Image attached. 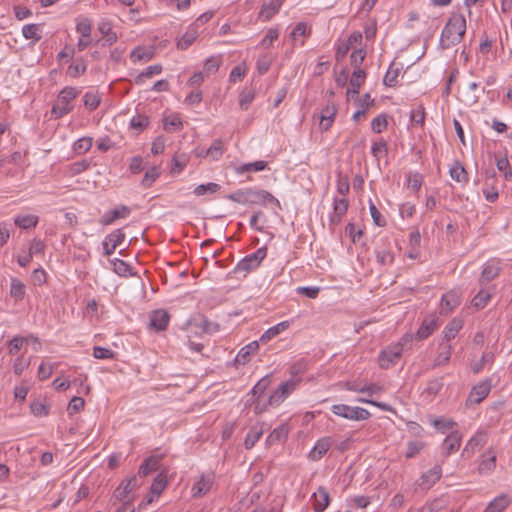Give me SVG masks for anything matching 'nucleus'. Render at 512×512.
I'll use <instances>...</instances> for the list:
<instances>
[{
    "label": "nucleus",
    "mask_w": 512,
    "mask_h": 512,
    "mask_svg": "<svg viewBox=\"0 0 512 512\" xmlns=\"http://www.w3.org/2000/svg\"><path fill=\"white\" fill-rule=\"evenodd\" d=\"M400 73V69L398 67H395L394 63H392L383 79V83L387 87H394L397 84V79Z\"/></svg>",
    "instance_id": "c03bdc74"
},
{
    "label": "nucleus",
    "mask_w": 512,
    "mask_h": 512,
    "mask_svg": "<svg viewBox=\"0 0 512 512\" xmlns=\"http://www.w3.org/2000/svg\"><path fill=\"white\" fill-rule=\"evenodd\" d=\"M336 115V108L334 105H328L326 106L321 113L320 118V129L323 131H327L334 122V117Z\"/></svg>",
    "instance_id": "bb28decb"
},
{
    "label": "nucleus",
    "mask_w": 512,
    "mask_h": 512,
    "mask_svg": "<svg viewBox=\"0 0 512 512\" xmlns=\"http://www.w3.org/2000/svg\"><path fill=\"white\" fill-rule=\"evenodd\" d=\"M159 177V171L156 167H152L148 171L145 172L144 177L142 179V186L144 188L150 187L155 180Z\"/></svg>",
    "instance_id": "052dcab7"
},
{
    "label": "nucleus",
    "mask_w": 512,
    "mask_h": 512,
    "mask_svg": "<svg viewBox=\"0 0 512 512\" xmlns=\"http://www.w3.org/2000/svg\"><path fill=\"white\" fill-rule=\"evenodd\" d=\"M227 199L239 203V204H248L249 201V188L248 189H240L226 196Z\"/></svg>",
    "instance_id": "864d4df0"
},
{
    "label": "nucleus",
    "mask_w": 512,
    "mask_h": 512,
    "mask_svg": "<svg viewBox=\"0 0 512 512\" xmlns=\"http://www.w3.org/2000/svg\"><path fill=\"white\" fill-rule=\"evenodd\" d=\"M430 423L443 434H445L454 426H456V422H454L452 419L445 417L433 418L431 419Z\"/></svg>",
    "instance_id": "e433bc0d"
},
{
    "label": "nucleus",
    "mask_w": 512,
    "mask_h": 512,
    "mask_svg": "<svg viewBox=\"0 0 512 512\" xmlns=\"http://www.w3.org/2000/svg\"><path fill=\"white\" fill-rule=\"evenodd\" d=\"M222 64L221 56H211L204 64V73L211 75L216 73Z\"/></svg>",
    "instance_id": "de8ad7c7"
},
{
    "label": "nucleus",
    "mask_w": 512,
    "mask_h": 512,
    "mask_svg": "<svg viewBox=\"0 0 512 512\" xmlns=\"http://www.w3.org/2000/svg\"><path fill=\"white\" fill-rule=\"evenodd\" d=\"M461 302V294L457 290H450L445 293L440 302V313L448 314L452 312Z\"/></svg>",
    "instance_id": "1a4fd4ad"
},
{
    "label": "nucleus",
    "mask_w": 512,
    "mask_h": 512,
    "mask_svg": "<svg viewBox=\"0 0 512 512\" xmlns=\"http://www.w3.org/2000/svg\"><path fill=\"white\" fill-rule=\"evenodd\" d=\"M331 411L336 416L351 421H363L371 417V413L362 407H352L346 404L332 405Z\"/></svg>",
    "instance_id": "20e7f679"
},
{
    "label": "nucleus",
    "mask_w": 512,
    "mask_h": 512,
    "mask_svg": "<svg viewBox=\"0 0 512 512\" xmlns=\"http://www.w3.org/2000/svg\"><path fill=\"white\" fill-rule=\"evenodd\" d=\"M388 122L385 114H379L371 122V128L375 133H381L387 128Z\"/></svg>",
    "instance_id": "6e6d98bb"
},
{
    "label": "nucleus",
    "mask_w": 512,
    "mask_h": 512,
    "mask_svg": "<svg viewBox=\"0 0 512 512\" xmlns=\"http://www.w3.org/2000/svg\"><path fill=\"white\" fill-rule=\"evenodd\" d=\"M138 479L136 476L131 477L125 482H122L114 491L113 496L119 501L128 500L129 494L137 487Z\"/></svg>",
    "instance_id": "f3484780"
},
{
    "label": "nucleus",
    "mask_w": 512,
    "mask_h": 512,
    "mask_svg": "<svg viewBox=\"0 0 512 512\" xmlns=\"http://www.w3.org/2000/svg\"><path fill=\"white\" fill-rule=\"evenodd\" d=\"M79 91L74 87H65L63 88L56 102L52 106L51 115L54 119L62 118L67 115L73 109V100L78 96Z\"/></svg>",
    "instance_id": "f03ea898"
},
{
    "label": "nucleus",
    "mask_w": 512,
    "mask_h": 512,
    "mask_svg": "<svg viewBox=\"0 0 512 512\" xmlns=\"http://www.w3.org/2000/svg\"><path fill=\"white\" fill-rule=\"evenodd\" d=\"M371 153L373 157L380 160L383 156L388 153V144L386 140L380 138L372 143Z\"/></svg>",
    "instance_id": "58836bf2"
},
{
    "label": "nucleus",
    "mask_w": 512,
    "mask_h": 512,
    "mask_svg": "<svg viewBox=\"0 0 512 512\" xmlns=\"http://www.w3.org/2000/svg\"><path fill=\"white\" fill-rule=\"evenodd\" d=\"M162 72V66L160 64H155L148 66L144 71H142L136 78L135 83L141 85L144 83L146 78H152L155 75H159Z\"/></svg>",
    "instance_id": "c9c22d12"
},
{
    "label": "nucleus",
    "mask_w": 512,
    "mask_h": 512,
    "mask_svg": "<svg viewBox=\"0 0 512 512\" xmlns=\"http://www.w3.org/2000/svg\"><path fill=\"white\" fill-rule=\"evenodd\" d=\"M114 271L121 276L130 272V266L123 260L115 258L111 261Z\"/></svg>",
    "instance_id": "338daca9"
},
{
    "label": "nucleus",
    "mask_w": 512,
    "mask_h": 512,
    "mask_svg": "<svg viewBox=\"0 0 512 512\" xmlns=\"http://www.w3.org/2000/svg\"><path fill=\"white\" fill-rule=\"evenodd\" d=\"M22 34L26 39L39 41L42 37V27L40 24H27L22 28Z\"/></svg>",
    "instance_id": "473e14b6"
},
{
    "label": "nucleus",
    "mask_w": 512,
    "mask_h": 512,
    "mask_svg": "<svg viewBox=\"0 0 512 512\" xmlns=\"http://www.w3.org/2000/svg\"><path fill=\"white\" fill-rule=\"evenodd\" d=\"M31 412L37 417H44L48 415L49 408L45 403L36 401L31 404Z\"/></svg>",
    "instance_id": "774afa93"
},
{
    "label": "nucleus",
    "mask_w": 512,
    "mask_h": 512,
    "mask_svg": "<svg viewBox=\"0 0 512 512\" xmlns=\"http://www.w3.org/2000/svg\"><path fill=\"white\" fill-rule=\"evenodd\" d=\"M289 325L290 324L288 321H283L276 324L275 326L270 327L262 334V336L260 337V341L262 343L269 342L272 338L276 337L277 335L288 329Z\"/></svg>",
    "instance_id": "c756f323"
},
{
    "label": "nucleus",
    "mask_w": 512,
    "mask_h": 512,
    "mask_svg": "<svg viewBox=\"0 0 512 512\" xmlns=\"http://www.w3.org/2000/svg\"><path fill=\"white\" fill-rule=\"evenodd\" d=\"M376 261L382 266L391 265L394 261L393 253L385 248H377L376 251Z\"/></svg>",
    "instance_id": "49530a36"
},
{
    "label": "nucleus",
    "mask_w": 512,
    "mask_h": 512,
    "mask_svg": "<svg viewBox=\"0 0 512 512\" xmlns=\"http://www.w3.org/2000/svg\"><path fill=\"white\" fill-rule=\"evenodd\" d=\"M14 223L22 229H29L37 225L38 217L35 215H18L15 217Z\"/></svg>",
    "instance_id": "4c0bfd02"
},
{
    "label": "nucleus",
    "mask_w": 512,
    "mask_h": 512,
    "mask_svg": "<svg viewBox=\"0 0 512 512\" xmlns=\"http://www.w3.org/2000/svg\"><path fill=\"white\" fill-rule=\"evenodd\" d=\"M220 189V185L217 183H207V184H201L194 188L193 193L196 196H203L205 194H213L216 193Z\"/></svg>",
    "instance_id": "3c124183"
},
{
    "label": "nucleus",
    "mask_w": 512,
    "mask_h": 512,
    "mask_svg": "<svg viewBox=\"0 0 512 512\" xmlns=\"http://www.w3.org/2000/svg\"><path fill=\"white\" fill-rule=\"evenodd\" d=\"M510 504L509 498L502 494L491 501L484 512H503Z\"/></svg>",
    "instance_id": "7c9ffc66"
},
{
    "label": "nucleus",
    "mask_w": 512,
    "mask_h": 512,
    "mask_svg": "<svg viewBox=\"0 0 512 512\" xmlns=\"http://www.w3.org/2000/svg\"><path fill=\"white\" fill-rule=\"evenodd\" d=\"M160 458L158 456L148 457L139 467L138 474L141 477L147 476L158 469Z\"/></svg>",
    "instance_id": "2f4dec72"
},
{
    "label": "nucleus",
    "mask_w": 512,
    "mask_h": 512,
    "mask_svg": "<svg viewBox=\"0 0 512 512\" xmlns=\"http://www.w3.org/2000/svg\"><path fill=\"white\" fill-rule=\"evenodd\" d=\"M452 354V346L447 344L434 359V367L443 366L448 363Z\"/></svg>",
    "instance_id": "09e8293b"
},
{
    "label": "nucleus",
    "mask_w": 512,
    "mask_h": 512,
    "mask_svg": "<svg viewBox=\"0 0 512 512\" xmlns=\"http://www.w3.org/2000/svg\"><path fill=\"white\" fill-rule=\"evenodd\" d=\"M300 379L291 378L283 382L277 390L269 397L268 403L271 406L280 405L298 386Z\"/></svg>",
    "instance_id": "39448f33"
},
{
    "label": "nucleus",
    "mask_w": 512,
    "mask_h": 512,
    "mask_svg": "<svg viewBox=\"0 0 512 512\" xmlns=\"http://www.w3.org/2000/svg\"><path fill=\"white\" fill-rule=\"evenodd\" d=\"M248 198V204L265 205L266 203L271 202L280 207L279 200L266 190H254L249 188Z\"/></svg>",
    "instance_id": "9b49d317"
},
{
    "label": "nucleus",
    "mask_w": 512,
    "mask_h": 512,
    "mask_svg": "<svg viewBox=\"0 0 512 512\" xmlns=\"http://www.w3.org/2000/svg\"><path fill=\"white\" fill-rule=\"evenodd\" d=\"M214 482V473L202 474L192 487V496L194 498H201L205 496L213 487Z\"/></svg>",
    "instance_id": "423d86ee"
},
{
    "label": "nucleus",
    "mask_w": 512,
    "mask_h": 512,
    "mask_svg": "<svg viewBox=\"0 0 512 512\" xmlns=\"http://www.w3.org/2000/svg\"><path fill=\"white\" fill-rule=\"evenodd\" d=\"M496 466V456L491 455L488 458H485L481 461L479 464V472L480 473H489L491 472Z\"/></svg>",
    "instance_id": "69168bd1"
},
{
    "label": "nucleus",
    "mask_w": 512,
    "mask_h": 512,
    "mask_svg": "<svg viewBox=\"0 0 512 512\" xmlns=\"http://www.w3.org/2000/svg\"><path fill=\"white\" fill-rule=\"evenodd\" d=\"M491 390V384L489 380L482 381L475 385L468 396V402L472 404H479L485 399Z\"/></svg>",
    "instance_id": "f8f14e48"
},
{
    "label": "nucleus",
    "mask_w": 512,
    "mask_h": 512,
    "mask_svg": "<svg viewBox=\"0 0 512 512\" xmlns=\"http://www.w3.org/2000/svg\"><path fill=\"white\" fill-rule=\"evenodd\" d=\"M462 435L459 431H452L443 441V449L446 456L456 452L461 445Z\"/></svg>",
    "instance_id": "4be33fe9"
},
{
    "label": "nucleus",
    "mask_w": 512,
    "mask_h": 512,
    "mask_svg": "<svg viewBox=\"0 0 512 512\" xmlns=\"http://www.w3.org/2000/svg\"><path fill=\"white\" fill-rule=\"evenodd\" d=\"M438 327V319L435 316L426 317L419 329L417 330V338L420 340L428 338Z\"/></svg>",
    "instance_id": "aec40b11"
},
{
    "label": "nucleus",
    "mask_w": 512,
    "mask_h": 512,
    "mask_svg": "<svg viewBox=\"0 0 512 512\" xmlns=\"http://www.w3.org/2000/svg\"><path fill=\"white\" fill-rule=\"evenodd\" d=\"M366 73L362 69H355L349 81V88L347 90V97L354 98L359 94V90L364 83Z\"/></svg>",
    "instance_id": "dca6fc26"
},
{
    "label": "nucleus",
    "mask_w": 512,
    "mask_h": 512,
    "mask_svg": "<svg viewBox=\"0 0 512 512\" xmlns=\"http://www.w3.org/2000/svg\"><path fill=\"white\" fill-rule=\"evenodd\" d=\"M312 502L315 512H323L330 503L328 491L324 487H319L312 495Z\"/></svg>",
    "instance_id": "6ab92c4d"
},
{
    "label": "nucleus",
    "mask_w": 512,
    "mask_h": 512,
    "mask_svg": "<svg viewBox=\"0 0 512 512\" xmlns=\"http://www.w3.org/2000/svg\"><path fill=\"white\" fill-rule=\"evenodd\" d=\"M223 147V141L221 139H216L212 142L211 146L206 150L205 156H208L213 160H218L223 154Z\"/></svg>",
    "instance_id": "a18cd8bd"
},
{
    "label": "nucleus",
    "mask_w": 512,
    "mask_h": 512,
    "mask_svg": "<svg viewBox=\"0 0 512 512\" xmlns=\"http://www.w3.org/2000/svg\"><path fill=\"white\" fill-rule=\"evenodd\" d=\"M84 399L78 396H74L68 404V413L70 415L80 412L84 408Z\"/></svg>",
    "instance_id": "e2e57ef3"
},
{
    "label": "nucleus",
    "mask_w": 512,
    "mask_h": 512,
    "mask_svg": "<svg viewBox=\"0 0 512 512\" xmlns=\"http://www.w3.org/2000/svg\"><path fill=\"white\" fill-rule=\"evenodd\" d=\"M154 53L151 49L144 47H136L130 54V58L133 62L136 61H149L152 59Z\"/></svg>",
    "instance_id": "a19ab883"
},
{
    "label": "nucleus",
    "mask_w": 512,
    "mask_h": 512,
    "mask_svg": "<svg viewBox=\"0 0 512 512\" xmlns=\"http://www.w3.org/2000/svg\"><path fill=\"white\" fill-rule=\"evenodd\" d=\"M267 167V162L263 160L255 161L253 163H246L239 166L236 171L239 174H243L246 172H259L265 170Z\"/></svg>",
    "instance_id": "79ce46f5"
},
{
    "label": "nucleus",
    "mask_w": 512,
    "mask_h": 512,
    "mask_svg": "<svg viewBox=\"0 0 512 512\" xmlns=\"http://www.w3.org/2000/svg\"><path fill=\"white\" fill-rule=\"evenodd\" d=\"M284 0H270L262 5L259 12V19L262 21L270 20L280 10Z\"/></svg>",
    "instance_id": "412c9836"
},
{
    "label": "nucleus",
    "mask_w": 512,
    "mask_h": 512,
    "mask_svg": "<svg viewBox=\"0 0 512 512\" xmlns=\"http://www.w3.org/2000/svg\"><path fill=\"white\" fill-rule=\"evenodd\" d=\"M130 213V207L126 205H120L110 211L105 212L103 216L100 218L99 222L104 226L111 225L117 219L127 218L130 215Z\"/></svg>",
    "instance_id": "9d476101"
},
{
    "label": "nucleus",
    "mask_w": 512,
    "mask_h": 512,
    "mask_svg": "<svg viewBox=\"0 0 512 512\" xmlns=\"http://www.w3.org/2000/svg\"><path fill=\"white\" fill-rule=\"evenodd\" d=\"M491 298V294L484 289H481L472 300V305L477 309L484 308Z\"/></svg>",
    "instance_id": "603ef678"
},
{
    "label": "nucleus",
    "mask_w": 512,
    "mask_h": 512,
    "mask_svg": "<svg viewBox=\"0 0 512 512\" xmlns=\"http://www.w3.org/2000/svg\"><path fill=\"white\" fill-rule=\"evenodd\" d=\"M443 388V381L441 378L432 379L427 383L423 394L427 397L434 398Z\"/></svg>",
    "instance_id": "37998d69"
},
{
    "label": "nucleus",
    "mask_w": 512,
    "mask_h": 512,
    "mask_svg": "<svg viewBox=\"0 0 512 512\" xmlns=\"http://www.w3.org/2000/svg\"><path fill=\"white\" fill-rule=\"evenodd\" d=\"M278 37H279L278 29L270 28L267 31L265 37L261 40L260 46L267 49L270 46H272V44L274 43V41H276L278 39Z\"/></svg>",
    "instance_id": "4d7b16f0"
},
{
    "label": "nucleus",
    "mask_w": 512,
    "mask_h": 512,
    "mask_svg": "<svg viewBox=\"0 0 512 512\" xmlns=\"http://www.w3.org/2000/svg\"><path fill=\"white\" fill-rule=\"evenodd\" d=\"M348 210V201L345 198L334 200V212L330 217V221L333 224H338L341 218L346 214Z\"/></svg>",
    "instance_id": "cd10ccee"
},
{
    "label": "nucleus",
    "mask_w": 512,
    "mask_h": 512,
    "mask_svg": "<svg viewBox=\"0 0 512 512\" xmlns=\"http://www.w3.org/2000/svg\"><path fill=\"white\" fill-rule=\"evenodd\" d=\"M125 240V233L121 229H116L106 236L103 241V252L105 256H110L115 249L119 247Z\"/></svg>",
    "instance_id": "6e6552de"
},
{
    "label": "nucleus",
    "mask_w": 512,
    "mask_h": 512,
    "mask_svg": "<svg viewBox=\"0 0 512 512\" xmlns=\"http://www.w3.org/2000/svg\"><path fill=\"white\" fill-rule=\"evenodd\" d=\"M289 429L287 425H280L273 429V431L269 434L266 439V444L268 446H272L276 443H280L286 440L288 436Z\"/></svg>",
    "instance_id": "a878e982"
},
{
    "label": "nucleus",
    "mask_w": 512,
    "mask_h": 512,
    "mask_svg": "<svg viewBox=\"0 0 512 512\" xmlns=\"http://www.w3.org/2000/svg\"><path fill=\"white\" fill-rule=\"evenodd\" d=\"M466 32V19L461 13H452L446 22L440 36L439 45L449 49L462 40Z\"/></svg>",
    "instance_id": "f257e3e1"
},
{
    "label": "nucleus",
    "mask_w": 512,
    "mask_h": 512,
    "mask_svg": "<svg viewBox=\"0 0 512 512\" xmlns=\"http://www.w3.org/2000/svg\"><path fill=\"white\" fill-rule=\"evenodd\" d=\"M170 321L169 313L164 309H158L150 314V327L156 331H164Z\"/></svg>",
    "instance_id": "ddd939ff"
},
{
    "label": "nucleus",
    "mask_w": 512,
    "mask_h": 512,
    "mask_svg": "<svg viewBox=\"0 0 512 512\" xmlns=\"http://www.w3.org/2000/svg\"><path fill=\"white\" fill-rule=\"evenodd\" d=\"M500 262L497 259H490L484 264L481 276L480 283L484 284L495 279L500 272Z\"/></svg>",
    "instance_id": "2eb2a0df"
},
{
    "label": "nucleus",
    "mask_w": 512,
    "mask_h": 512,
    "mask_svg": "<svg viewBox=\"0 0 512 512\" xmlns=\"http://www.w3.org/2000/svg\"><path fill=\"white\" fill-rule=\"evenodd\" d=\"M463 322L458 318L452 319L444 328L442 334L443 339L450 341L456 337L459 331L462 329Z\"/></svg>",
    "instance_id": "c85d7f7f"
},
{
    "label": "nucleus",
    "mask_w": 512,
    "mask_h": 512,
    "mask_svg": "<svg viewBox=\"0 0 512 512\" xmlns=\"http://www.w3.org/2000/svg\"><path fill=\"white\" fill-rule=\"evenodd\" d=\"M255 95L256 91L252 87L245 88L241 91L239 96V106L241 110L246 111L249 108L250 104L255 98Z\"/></svg>",
    "instance_id": "f704fd0d"
},
{
    "label": "nucleus",
    "mask_w": 512,
    "mask_h": 512,
    "mask_svg": "<svg viewBox=\"0 0 512 512\" xmlns=\"http://www.w3.org/2000/svg\"><path fill=\"white\" fill-rule=\"evenodd\" d=\"M84 106L90 111L95 110L100 104V96L97 92L88 91L84 95Z\"/></svg>",
    "instance_id": "8fccbe9b"
},
{
    "label": "nucleus",
    "mask_w": 512,
    "mask_h": 512,
    "mask_svg": "<svg viewBox=\"0 0 512 512\" xmlns=\"http://www.w3.org/2000/svg\"><path fill=\"white\" fill-rule=\"evenodd\" d=\"M266 256V247L257 249L254 253L247 255L242 260H240L235 266L233 273L243 274V276H246L248 273L258 268Z\"/></svg>",
    "instance_id": "7ed1b4c3"
},
{
    "label": "nucleus",
    "mask_w": 512,
    "mask_h": 512,
    "mask_svg": "<svg viewBox=\"0 0 512 512\" xmlns=\"http://www.w3.org/2000/svg\"><path fill=\"white\" fill-rule=\"evenodd\" d=\"M481 439L477 436H474L472 437L468 442L467 444L465 445L464 449H463V452H462V455L463 456H470L471 454H473L476 449L481 446Z\"/></svg>",
    "instance_id": "0e129e2a"
},
{
    "label": "nucleus",
    "mask_w": 512,
    "mask_h": 512,
    "mask_svg": "<svg viewBox=\"0 0 512 512\" xmlns=\"http://www.w3.org/2000/svg\"><path fill=\"white\" fill-rule=\"evenodd\" d=\"M93 145V138L86 136L78 139L76 142H74L72 146V150L77 155H82L87 153Z\"/></svg>",
    "instance_id": "72a5a7b5"
},
{
    "label": "nucleus",
    "mask_w": 512,
    "mask_h": 512,
    "mask_svg": "<svg viewBox=\"0 0 512 512\" xmlns=\"http://www.w3.org/2000/svg\"><path fill=\"white\" fill-rule=\"evenodd\" d=\"M47 280V274L46 271L43 268H37L33 270L31 275V281L33 285L35 286H42L46 283Z\"/></svg>",
    "instance_id": "680f3d73"
},
{
    "label": "nucleus",
    "mask_w": 512,
    "mask_h": 512,
    "mask_svg": "<svg viewBox=\"0 0 512 512\" xmlns=\"http://www.w3.org/2000/svg\"><path fill=\"white\" fill-rule=\"evenodd\" d=\"M332 442L331 437L320 438L309 452L308 458L311 461H319L328 452Z\"/></svg>",
    "instance_id": "4468645a"
},
{
    "label": "nucleus",
    "mask_w": 512,
    "mask_h": 512,
    "mask_svg": "<svg viewBox=\"0 0 512 512\" xmlns=\"http://www.w3.org/2000/svg\"><path fill=\"white\" fill-rule=\"evenodd\" d=\"M402 348L400 345L392 344L384 349L379 356V364L381 368L388 369L396 363L402 355Z\"/></svg>",
    "instance_id": "0eeeda50"
},
{
    "label": "nucleus",
    "mask_w": 512,
    "mask_h": 512,
    "mask_svg": "<svg viewBox=\"0 0 512 512\" xmlns=\"http://www.w3.org/2000/svg\"><path fill=\"white\" fill-rule=\"evenodd\" d=\"M441 475L442 469L439 465H436L422 474L419 486L423 489H429L441 478Z\"/></svg>",
    "instance_id": "a211bd4d"
},
{
    "label": "nucleus",
    "mask_w": 512,
    "mask_h": 512,
    "mask_svg": "<svg viewBox=\"0 0 512 512\" xmlns=\"http://www.w3.org/2000/svg\"><path fill=\"white\" fill-rule=\"evenodd\" d=\"M263 433H264L263 425L257 424V425L252 426L244 440L245 448L248 450L253 448L254 445L262 437Z\"/></svg>",
    "instance_id": "b1692460"
},
{
    "label": "nucleus",
    "mask_w": 512,
    "mask_h": 512,
    "mask_svg": "<svg viewBox=\"0 0 512 512\" xmlns=\"http://www.w3.org/2000/svg\"><path fill=\"white\" fill-rule=\"evenodd\" d=\"M410 120L413 125L423 126L425 122V110L423 106H419L411 110Z\"/></svg>",
    "instance_id": "5fc2aeb1"
},
{
    "label": "nucleus",
    "mask_w": 512,
    "mask_h": 512,
    "mask_svg": "<svg viewBox=\"0 0 512 512\" xmlns=\"http://www.w3.org/2000/svg\"><path fill=\"white\" fill-rule=\"evenodd\" d=\"M450 176L457 182L467 181V173L464 167L458 163L451 167Z\"/></svg>",
    "instance_id": "13d9d810"
},
{
    "label": "nucleus",
    "mask_w": 512,
    "mask_h": 512,
    "mask_svg": "<svg viewBox=\"0 0 512 512\" xmlns=\"http://www.w3.org/2000/svg\"><path fill=\"white\" fill-rule=\"evenodd\" d=\"M10 295L16 301H20L25 296V285L17 278L11 279Z\"/></svg>",
    "instance_id": "ea45409f"
},
{
    "label": "nucleus",
    "mask_w": 512,
    "mask_h": 512,
    "mask_svg": "<svg viewBox=\"0 0 512 512\" xmlns=\"http://www.w3.org/2000/svg\"><path fill=\"white\" fill-rule=\"evenodd\" d=\"M198 30L195 26L190 25L182 37L177 41V47L180 50H186L190 47L198 37Z\"/></svg>",
    "instance_id": "5701e85b"
},
{
    "label": "nucleus",
    "mask_w": 512,
    "mask_h": 512,
    "mask_svg": "<svg viewBox=\"0 0 512 512\" xmlns=\"http://www.w3.org/2000/svg\"><path fill=\"white\" fill-rule=\"evenodd\" d=\"M259 348V344L257 341H253L243 348L240 349L238 352L235 361L238 364H245L249 361L250 357L254 355Z\"/></svg>",
    "instance_id": "393cba45"
},
{
    "label": "nucleus",
    "mask_w": 512,
    "mask_h": 512,
    "mask_svg": "<svg viewBox=\"0 0 512 512\" xmlns=\"http://www.w3.org/2000/svg\"><path fill=\"white\" fill-rule=\"evenodd\" d=\"M247 69L244 64H239L235 66L229 75V82L236 83L237 81L242 80L244 76L246 75Z\"/></svg>",
    "instance_id": "bf43d9fd"
}]
</instances>
